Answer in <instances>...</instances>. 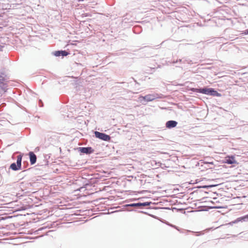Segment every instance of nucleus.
I'll return each mask as SVG.
<instances>
[{
	"label": "nucleus",
	"mask_w": 248,
	"mask_h": 248,
	"mask_svg": "<svg viewBox=\"0 0 248 248\" xmlns=\"http://www.w3.org/2000/svg\"><path fill=\"white\" fill-rule=\"evenodd\" d=\"M193 92L202 93L203 94L211 95L213 96H218L219 93L214 89L212 88H203V89H196L192 88L191 89Z\"/></svg>",
	"instance_id": "nucleus-1"
},
{
	"label": "nucleus",
	"mask_w": 248,
	"mask_h": 248,
	"mask_svg": "<svg viewBox=\"0 0 248 248\" xmlns=\"http://www.w3.org/2000/svg\"><path fill=\"white\" fill-rule=\"evenodd\" d=\"M21 160L22 156L21 155L17 156L16 160L17 165L15 163H12L10 166V168L14 170L20 169L21 167Z\"/></svg>",
	"instance_id": "nucleus-2"
},
{
	"label": "nucleus",
	"mask_w": 248,
	"mask_h": 248,
	"mask_svg": "<svg viewBox=\"0 0 248 248\" xmlns=\"http://www.w3.org/2000/svg\"><path fill=\"white\" fill-rule=\"evenodd\" d=\"M94 134L96 138L104 141H109L110 140L109 136L106 134L100 133L98 131H95Z\"/></svg>",
	"instance_id": "nucleus-3"
},
{
	"label": "nucleus",
	"mask_w": 248,
	"mask_h": 248,
	"mask_svg": "<svg viewBox=\"0 0 248 248\" xmlns=\"http://www.w3.org/2000/svg\"><path fill=\"white\" fill-rule=\"evenodd\" d=\"M224 162L228 164H238V163L237 162V161L235 159V157L233 155L227 156L225 158Z\"/></svg>",
	"instance_id": "nucleus-4"
},
{
	"label": "nucleus",
	"mask_w": 248,
	"mask_h": 248,
	"mask_svg": "<svg viewBox=\"0 0 248 248\" xmlns=\"http://www.w3.org/2000/svg\"><path fill=\"white\" fill-rule=\"evenodd\" d=\"M177 122L175 121H169L166 124V126L168 128H171L176 126Z\"/></svg>",
	"instance_id": "nucleus-5"
},
{
	"label": "nucleus",
	"mask_w": 248,
	"mask_h": 248,
	"mask_svg": "<svg viewBox=\"0 0 248 248\" xmlns=\"http://www.w3.org/2000/svg\"><path fill=\"white\" fill-rule=\"evenodd\" d=\"M31 164L33 165L36 162V156L32 152H30L29 154Z\"/></svg>",
	"instance_id": "nucleus-6"
},
{
	"label": "nucleus",
	"mask_w": 248,
	"mask_h": 248,
	"mask_svg": "<svg viewBox=\"0 0 248 248\" xmlns=\"http://www.w3.org/2000/svg\"><path fill=\"white\" fill-rule=\"evenodd\" d=\"M140 98H142L143 99L149 102L155 100V96L154 94H147L144 96H141Z\"/></svg>",
	"instance_id": "nucleus-7"
},
{
	"label": "nucleus",
	"mask_w": 248,
	"mask_h": 248,
	"mask_svg": "<svg viewBox=\"0 0 248 248\" xmlns=\"http://www.w3.org/2000/svg\"><path fill=\"white\" fill-rule=\"evenodd\" d=\"M80 151L83 153L88 154L92 153L93 150L91 147H82L80 149Z\"/></svg>",
	"instance_id": "nucleus-8"
},
{
	"label": "nucleus",
	"mask_w": 248,
	"mask_h": 248,
	"mask_svg": "<svg viewBox=\"0 0 248 248\" xmlns=\"http://www.w3.org/2000/svg\"><path fill=\"white\" fill-rule=\"evenodd\" d=\"M54 55L56 56H60L61 55L63 56H66L68 55V53L66 51H57L55 52Z\"/></svg>",
	"instance_id": "nucleus-9"
},
{
	"label": "nucleus",
	"mask_w": 248,
	"mask_h": 248,
	"mask_svg": "<svg viewBox=\"0 0 248 248\" xmlns=\"http://www.w3.org/2000/svg\"><path fill=\"white\" fill-rule=\"evenodd\" d=\"M149 205V203H148V202H143V203H136V204H133L132 205V206H147Z\"/></svg>",
	"instance_id": "nucleus-10"
},
{
	"label": "nucleus",
	"mask_w": 248,
	"mask_h": 248,
	"mask_svg": "<svg viewBox=\"0 0 248 248\" xmlns=\"http://www.w3.org/2000/svg\"><path fill=\"white\" fill-rule=\"evenodd\" d=\"M247 31V33H248V30L246 31Z\"/></svg>",
	"instance_id": "nucleus-11"
},
{
	"label": "nucleus",
	"mask_w": 248,
	"mask_h": 248,
	"mask_svg": "<svg viewBox=\"0 0 248 248\" xmlns=\"http://www.w3.org/2000/svg\"><path fill=\"white\" fill-rule=\"evenodd\" d=\"M1 46L0 45V49H1Z\"/></svg>",
	"instance_id": "nucleus-12"
},
{
	"label": "nucleus",
	"mask_w": 248,
	"mask_h": 248,
	"mask_svg": "<svg viewBox=\"0 0 248 248\" xmlns=\"http://www.w3.org/2000/svg\"><path fill=\"white\" fill-rule=\"evenodd\" d=\"M247 217H248V215L247 216Z\"/></svg>",
	"instance_id": "nucleus-13"
}]
</instances>
